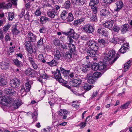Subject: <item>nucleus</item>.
<instances>
[{
    "instance_id": "nucleus-16",
    "label": "nucleus",
    "mask_w": 132,
    "mask_h": 132,
    "mask_svg": "<svg viewBox=\"0 0 132 132\" xmlns=\"http://www.w3.org/2000/svg\"><path fill=\"white\" fill-rule=\"evenodd\" d=\"M97 50H94L91 49H87V52L88 55L91 57L96 56L97 54H96V52Z\"/></svg>"
},
{
    "instance_id": "nucleus-51",
    "label": "nucleus",
    "mask_w": 132,
    "mask_h": 132,
    "mask_svg": "<svg viewBox=\"0 0 132 132\" xmlns=\"http://www.w3.org/2000/svg\"><path fill=\"white\" fill-rule=\"evenodd\" d=\"M71 5V3L70 1H67L65 2L64 5V6L65 9H69Z\"/></svg>"
},
{
    "instance_id": "nucleus-4",
    "label": "nucleus",
    "mask_w": 132,
    "mask_h": 132,
    "mask_svg": "<svg viewBox=\"0 0 132 132\" xmlns=\"http://www.w3.org/2000/svg\"><path fill=\"white\" fill-rule=\"evenodd\" d=\"M10 83V85L12 87L14 88H16L20 86L21 82L19 79L15 78L11 80Z\"/></svg>"
},
{
    "instance_id": "nucleus-29",
    "label": "nucleus",
    "mask_w": 132,
    "mask_h": 132,
    "mask_svg": "<svg viewBox=\"0 0 132 132\" xmlns=\"http://www.w3.org/2000/svg\"><path fill=\"white\" fill-rule=\"evenodd\" d=\"M92 69L90 71L89 73H91L92 72L93 73V71H97L99 68L98 65L96 63H94L92 65Z\"/></svg>"
},
{
    "instance_id": "nucleus-3",
    "label": "nucleus",
    "mask_w": 132,
    "mask_h": 132,
    "mask_svg": "<svg viewBox=\"0 0 132 132\" xmlns=\"http://www.w3.org/2000/svg\"><path fill=\"white\" fill-rule=\"evenodd\" d=\"M61 70L57 69L56 72H53V73L54 74L55 78L59 82L63 84H65L67 81L64 80L62 78L61 76V73L60 72Z\"/></svg>"
},
{
    "instance_id": "nucleus-62",
    "label": "nucleus",
    "mask_w": 132,
    "mask_h": 132,
    "mask_svg": "<svg viewBox=\"0 0 132 132\" xmlns=\"http://www.w3.org/2000/svg\"><path fill=\"white\" fill-rule=\"evenodd\" d=\"M108 31L104 29L101 34L103 36L107 37L108 36Z\"/></svg>"
},
{
    "instance_id": "nucleus-10",
    "label": "nucleus",
    "mask_w": 132,
    "mask_h": 132,
    "mask_svg": "<svg viewBox=\"0 0 132 132\" xmlns=\"http://www.w3.org/2000/svg\"><path fill=\"white\" fill-rule=\"evenodd\" d=\"M83 29L86 32L89 33H92L94 30L93 27L89 24L84 26L83 27Z\"/></svg>"
},
{
    "instance_id": "nucleus-46",
    "label": "nucleus",
    "mask_w": 132,
    "mask_h": 132,
    "mask_svg": "<svg viewBox=\"0 0 132 132\" xmlns=\"http://www.w3.org/2000/svg\"><path fill=\"white\" fill-rule=\"evenodd\" d=\"M43 39L44 38H43L40 37L39 40L37 42V47H39L41 46L42 45L43 46Z\"/></svg>"
},
{
    "instance_id": "nucleus-40",
    "label": "nucleus",
    "mask_w": 132,
    "mask_h": 132,
    "mask_svg": "<svg viewBox=\"0 0 132 132\" xmlns=\"http://www.w3.org/2000/svg\"><path fill=\"white\" fill-rule=\"evenodd\" d=\"M72 53L70 52H67L65 56V59L68 61H70L72 57Z\"/></svg>"
},
{
    "instance_id": "nucleus-27",
    "label": "nucleus",
    "mask_w": 132,
    "mask_h": 132,
    "mask_svg": "<svg viewBox=\"0 0 132 132\" xmlns=\"http://www.w3.org/2000/svg\"><path fill=\"white\" fill-rule=\"evenodd\" d=\"M1 68L3 70H6L8 68L9 65V63L5 62H3L1 63Z\"/></svg>"
},
{
    "instance_id": "nucleus-38",
    "label": "nucleus",
    "mask_w": 132,
    "mask_h": 132,
    "mask_svg": "<svg viewBox=\"0 0 132 132\" xmlns=\"http://www.w3.org/2000/svg\"><path fill=\"white\" fill-rule=\"evenodd\" d=\"M13 62L15 64L17 67H20L22 66L23 64L22 62L19 61L17 59H16L13 60Z\"/></svg>"
},
{
    "instance_id": "nucleus-36",
    "label": "nucleus",
    "mask_w": 132,
    "mask_h": 132,
    "mask_svg": "<svg viewBox=\"0 0 132 132\" xmlns=\"http://www.w3.org/2000/svg\"><path fill=\"white\" fill-rule=\"evenodd\" d=\"M97 41L99 45H100L101 47H104L106 42L104 39H98Z\"/></svg>"
},
{
    "instance_id": "nucleus-42",
    "label": "nucleus",
    "mask_w": 132,
    "mask_h": 132,
    "mask_svg": "<svg viewBox=\"0 0 132 132\" xmlns=\"http://www.w3.org/2000/svg\"><path fill=\"white\" fill-rule=\"evenodd\" d=\"M84 18H82L79 20H76L74 21L73 24L75 26H77L78 24H80L81 22L84 21Z\"/></svg>"
},
{
    "instance_id": "nucleus-61",
    "label": "nucleus",
    "mask_w": 132,
    "mask_h": 132,
    "mask_svg": "<svg viewBox=\"0 0 132 132\" xmlns=\"http://www.w3.org/2000/svg\"><path fill=\"white\" fill-rule=\"evenodd\" d=\"M31 114L32 118L34 120V121H35L37 120V114L36 112H35L34 113H32Z\"/></svg>"
},
{
    "instance_id": "nucleus-58",
    "label": "nucleus",
    "mask_w": 132,
    "mask_h": 132,
    "mask_svg": "<svg viewBox=\"0 0 132 132\" xmlns=\"http://www.w3.org/2000/svg\"><path fill=\"white\" fill-rule=\"evenodd\" d=\"M30 65L32 66V67L35 69H37L38 68V65L35 61L31 64Z\"/></svg>"
},
{
    "instance_id": "nucleus-56",
    "label": "nucleus",
    "mask_w": 132,
    "mask_h": 132,
    "mask_svg": "<svg viewBox=\"0 0 132 132\" xmlns=\"http://www.w3.org/2000/svg\"><path fill=\"white\" fill-rule=\"evenodd\" d=\"M28 60L30 62V64L35 61L33 57H32L31 56L28 57Z\"/></svg>"
},
{
    "instance_id": "nucleus-31",
    "label": "nucleus",
    "mask_w": 132,
    "mask_h": 132,
    "mask_svg": "<svg viewBox=\"0 0 132 132\" xmlns=\"http://www.w3.org/2000/svg\"><path fill=\"white\" fill-rule=\"evenodd\" d=\"M72 3L78 4L82 5L85 2L86 0H71Z\"/></svg>"
},
{
    "instance_id": "nucleus-48",
    "label": "nucleus",
    "mask_w": 132,
    "mask_h": 132,
    "mask_svg": "<svg viewBox=\"0 0 132 132\" xmlns=\"http://www.w3.org/2000/svg\"><path fill=\"white\" fill-rule=\"evenodd\" d=\"M92 74H93V77L95 79L99 78L101 76V73L98 72H94Z\"/></svg>"
},
{
    "instance_id": "nucleus-32",
    "label": "nucleus",
    "mask_w": 132,
    "mask_h": 132,
    "mask_svg": "<svg viewBox=\"0 0 132 132\" xmlns=\"http://www.w3.org/2000/svg\"><path fill=\"white\" fill-rule=\"evenodd\" d=\"M131 61L130 60L128 61L124 65V71L126 72L127 70L129 69L131 65L130 63Z\"/></svg>"
},
{
    "instance_id": "nucleus-34",
    "label": "nucleus",
    "mask_w": 132,
    "mask_h": 132,
    "mask_svg": "<svg viewBox=\"0 0 132 132\" xmlns=\"http://www.w3.org/2000/svg\"><path fill=\"white\" fill-rule=\"evenodd\" d=\"M54 55L55 59L57 60H59L61 56V55L58 50H56L55 51Z\"/></svg>"
},
{
    "instance_id": "nucleus-28",
    "label": "nucleus",
    "mask_w": 132,
    "mask_h": 132,
    "mask_svg": "<svg viewBox=\"0 0 132 132\" xmlns=\"http://www.w3.org/2000/svg\"><path fill=\"white\" fill-rule=\"evenodd\" d=\"M67 113V111L65 110H64L63 111H62L61 112L59 111L58 112L59 115L63 116L62 118L63 119H65L66 118Z\"/></svg>"
},
{
    "instance_id": "nucleus-54",
    "label": "nucleus",
    "mask_w": 132,
    "mask_h": 132,
    "mask_svg": "<svg viewBox=\"0 0 132 132\" xmlns=\"http://www.w3.org/2000/svg\"><path fill=\"white\" fill-rule=\"evenodd\" d=\"M41 12L40 9L39 8L37 9L34 13V14L36 16H40L41 14Z\"/></svg>"
},
{
    "instance_id": "nucleus-50",
    "label": "nucleus",
    "mask_w": 132,
    "mask_h": 132,
    "mask_svg": "<svg viewBox=\"0 0 132 132\" xmlns=\"http://www.w3.org/2000/svg\"><path fill=\"white\" fill-rule=\"evenodd\" d=\"M130 103V102L128 101L124 104L121 105L120 108L122 109H126L128 108V106Z\"/></svg>"
},
{
    "instance_id": "nucleus-41",
    "label": "nucleus",
    "mask_w": 132,
    "mask_h": 132,
    "mask_svg": "<svg viewBox=\"0 0 132 132\" xmlns=\"http://www.w3.org/2000/svg\"><path fill=\"white\" fill-rule=\"evenodd\" d=\"M68 47L69 49L70 52L73 53L75 51V45L72 44H69Z\"/></svg>"
},
{
    "instance_id": "nucleus-19",
    "label": "nucleus",
    "mask_w": 132,
    "mask_h": 132,
    "mask_svg": "<svg viewBox=\"0 0 132 132\" xmlns=\"http://www.w3.org/2000/svg\"><path fill=\"white\" fill-rule=\"evenodd\" d=\"M22 104V102L18 99H16L14 101L13 103V107L14 108L17 109Z\"/></svg>"
},
{
    "instance_id": "nucleus-17",
    "label": "nucleus",
    "mask_w": 132,
    "mask_h": 132,
    "mask_svg": "<svg viewBox=\"0 0 132 132\" xmlns=\"http://www.w3.org/2000/svg\"><path fill=\"white\" fill-rule=\"evenodd\" d=\"M114 22L113 20L109 21L106 22L103 24V26L106 28L109 29H111L113 24Z\"/></svg>"
},
{
    "instance_id": "nucleus-39",
    "label": "nucleus",
    "mask_w": 132,
    "mask_h": 132,
    "mask_svg": "<svg viewBox=\"0 0 132 132\" xmlns=\"http://www.w3.org/2000/svg\"><path fill=\"white\" fill-rule=\"evenodd\" d=\"M33 70L31 69H27L25 72V73L28 75H29L31 77L33 76L34 75V73L32 72Z\"/></svg>"
},
{
    "instance_id": "nucleus-52",
    "label": "nucleus",
    "mask_w": 132,
    "mask_h": 132,
    "mask_svg": "<svg viewBox=\"0 0 132 132\" xmlns=\"http://www.w3.org/2000/svg\"><path fill=\"white\" fill-rule=\"evenodd\" d=\"M93 86L88 84H85L83 86V88L85 90L88 91L90 90L92 88Z\"/></svg>"
},
{
    "instance_id": "nucleus-21",
    "label": "nucleus",
    "mask_w": 132,
    "mask_h": 132,
    "mask_svg": "<svg viewBox=\"0 0 132 132\" xmlns=\"http://www.w3.org/2000/svg\"><path fill=\"white\" fill-rule=\"evenodd\" d=\"M63 34L66 36L69 35L72 36H75V35L76 33L73 29L69 28L68 29L67 32H64L63 33Z\"/></svg>"
},
{
    "instance_id": "nucleus-64",
    "label": "nucleus",
    "mask_w": 132,
    "mask_h": 132,
    "mask_svg": "<svg viewBox=\"0 0 132 132\" xmlns=\"http://www.w3.org/2000/svg\"><path fill=\"white\" fill-rule=\"evenodd\" d=\"M95 42L94 40H89V42L87 43V45H88V46L89 48H90L92 46V45H93Z\"/></svg>"
},
{
    "instance_id": "nucleus-5",
    "label": "nucleus",
    "mask_w": 132,
    "mask_h": 132,
    "mask_svg": "<svg viewBox=\"0 0 132 132\" xmlns=\"http://www.w3.org/2000/svg\"><path fill=\"white\" fill-rule=\"evenodd\" d=\"M31 42L29 41H27L25 42L24 44L26 50L30 53H32L33 52Z\"/></svg>"
},
{
    "instance_id": "nucleus-6",
    "label": "nucleus",
    "mask_w": 132,
    "mask_h": 132,
    "mask_svg": "<svg viewBox=\"0 0 132 132\" xmlns=\"http://www.w3.org/2000/svg\"><path fill=\"white\" fill-rule=\"evenodd\" d=\"M116 7L114 9V11L116 12H118L120 11L123 7V2L121 1H117L115 4Z\"/></svg>"
},
{
    "instance_id": "nucleus-8",
    "label": "nucleus",
    "mask_w": 132,
    "mask_h": 132,
    "mask_svg": "<svg viewBox=\"0 0 132 132\" xmlns=\"http://www.w3.org/2000/svg\"><path fill=\"white\" fill-rule=\"evenodd\" d=\"M81 80L79 78L74 79L70 81V83L74 87H78L80 85Z\"/></svg>"
},
{
    "instance_id": "nucleus-35",
    "label": "nucleus",
    "mask_w": 132,
    "mask_h": 132,
    "mask_svg": "<svg viewBox=\"0 0 132 132\" xmlns=\"http://www.w3.org/2000/svg\"><path fill=\"white\" fill-rule=\"evenodd\" d=\"M48 21V18L45 16H41L39 20V21L41 24L45 23Z\"/></svg>"
},
{
    "instance_id": "nucleus-12",
    "label": "nucleus",
    "mask_w": 132,
    "mask_h": 132,
    "mask_svg": "<svg viewBox=\"0 0 132 132\" xmlns=\"http://www.w3.org/2000/svg\"><path fill=\"white\" fill-rule=\"evenodd\" d=\"M93 73V72L91 73H88L87 76L88 78L87 80L88 82L91 84H93L96 81L95 79L92 76Z\"/></svg>"
},
{
    "instance_id": "nucleus-60",
    "label": "nucleus",
    "mask_w": 132,
    "mask_h": 132,
    "mask_svg": "<svg viewBox=\"0 0 132 132\" xmlns=\"http://www.w3.org/2000/svg\"><path fill=\"white\" fill-rule=\"evenodd\" d=\"M53 43L54 44L55 46H59L60 42L59 39L57 38H55L54 39L53 41Z\"/></svg>"
},
{
    "instance_id": "nucleus-33",
    "label": "nucleus",
    "mask_w": 132,
    "mask_h": 132,
    "mask_svg": "<svg viewBox=\"0 0 132 132\" xmlns=\"http://www.w3.org/2000/svg\"><path fill=\"white\" fill-rule=\"evenodd\" d=\"M7 80L5 77H1L0 79V86H4L6 85Z\"/></svg>"
},
{
    "instance_id": "nucleus-37",
    "label": "nucleus",
    "mask_w": 132,
    "mask_h": 132,
    "mask_svg": "<svg viewBox=\"0 0 132 132\" xmlns=\"http://www.w3.org/2000/svg\"><path fill=\"white\" fill-rule=\"evenodd\" d=\"M68 13L65 10L63 11L62 12L61 14V17L63 20H65L67 19V15Z\"/></svg>"
},
{
    "instance_id": "nucleus-13",
    "label": "nucleus",
    "mask_w": 132,
    "mask_h": 132,
    "mask_svg": "<svg viewBox=\"0 0 132 132\" xmlns=\"http://www.w3.org/2000/svg\"><path fill=\"white\" fill-rule=\"evenodd\" d=\"M83 6V5L82 6H81V7H80V10L81 11L82 10H84V12L86 14V15L87 17H89L91 14V13L90 10L89 9H87L86 6H84V7H82Z\"/></svg>"
},
{
    "instance_id": "nucleus-57",
    "label": "nucleus",
    "mask_w": 132,
    "mask_h": 132,
    "mask_svg": "<svg viewBox=\"0 0 132 132\" xmlns=\"http://www.w3.org/2000/svg\"><path fill=\"white\" fill-rule=\"evenodd\" d=\"M78 102L73 101L72 103V105L76 108H77L79 107V105Z\"/></svg>"
},
{
    "instance_id": "nucleus-49",
    "label": "nucleus",
    "mask_w": 132,
    "mask_h": 132,
    "mask_svg": "<svg viewBox=\"0 0 132 132\" xmlns=\"http://www.w3.org/2000/svg\"><path fill=\"white\" fill-rule=\"evenodd\" d=\"M99 48L97 46L96 43L95 42L92 45V46L88 49H91L92 50H98Z\"/></svg>"
},
{
    "instance_id": "nucleus-11",
    "label": "nucleus",
    "mask_w": 132,
    "mask_h": 132,
    "mask_svg": "<svg viewBox=\"0 0 132 132\" xmlns=\"http://www.w3.org/2000/svg\"><path fill=\"white\" fill-rule=\"evenodd\" d=\"M10 99L8 98V97L6 96L5 97L3 96L1 100V103L4 105H7L12 101V100H11V101H9Z\"/></svg>"
},
{
    "instance_id": "nucleus-20",
    "label": "nucleus",
    "mask_w": 132,
    "mask_h": 132,
    "mask_svg": "<svg viewBox=\"0 0 132 132\" xmlns=\"http://www.w3.org/2000/svg\"><path fill=\"white\" fill-rule=\"evenodd\" d=\"M47 14L48 16L51 18H53L55 16H57V13L56 11L54 9L48 11Z\"/></svg>"
},
{
    "instance_id": "nucleus-24",
    "label": "nucleus",
    "mask_w": 132,
    "mask_h": 132,
    "mask_svg": "<svg viewBox=\"0 0 132 132\" xmlns=\"http://www.w3.org/2000/svg\"><path fill=\"white\" fill-rule=\"evenodd\" d=\"M17 25L15 24L14 25L12 28V33L14 35H17L20 33V31L17 28Z\"/></svg>"
},
{
    "instance_id": "nucleus-1",
    "label": "nucleus",
    "mask_w": 132,
    "mask_h": 132,
    "mask_svg": "<svg viewBox=\"0 0 132 132\" xmlns=\"http://www.w3.org/2000/svg\"><path fill=\"white\" fill-rule=\"evenodd\" d=\"M116 54V52L115 50H110L108 53L104 57L103 59V61L107 62L112 60L111 63H113L120 56L119 54H117V56H115Z\"/></svg>"
},
{
    "instance_id": "nucleus-7",
    "label": "nucleus",
    "mask_w": 132,
    "mask_h": 132,
    "mask_svg": "<svg viewBox=\"0 0 132 132\" xmlns=\"http://www.w3.org/2000/svg\"><path fill=\"white\" fill-rule=\"evenodd\" d=\"M27 38L28 41L31 42H35L36 40V36L31 32L28 33Z\"/></svg>"
},
{
    "instance_id": "nucleus-23",
    "label": "nucleus",
    "mask_w": 132,
    "mask_h": 132,
    "mask_svg": "<svg viewBox=\"0 0 132 132\" xmlns=\"http://www.w3.org/2000/svg\"><path fill=\"white\" fill-rule=\"evenodd\" d=\"M89 66L88 65L82 64L81 67L83 72H87L88 73H89V72H88V71H89L88 69H89Z\"/></svg>"
},
{
    "instance_id": "nucleus-25",
    "label": "nucleus",
    "mask_w": 132,
    "mask_h": 132,
    "mask_svg": "<svg viewBox=\"0 0 132 132\" xmlns=\"http://www.w3.org/2000/svg\"><path fill=\"white\" fill-rule=\"evenodd\" d=\"M109 11L107 9H104L102 10L100 12V14L103 16L108 15L110 14Z\"/></svg>"
},
{
    "instance_id": "nucleus-45",
    "label": "nucleus",
    "mask_w": 132,
    "mask_h": 132,
    "mask_svg": "<svg viewBox=\"0 0 132 132\" xmlns=\"http://www.w3.org/2000/svg\"><path fill=\"white\" fill-rule=\"evenodd\" d=\"M68 16L67 18V21L70 22L73 21V20L74 17L72 14L71 13H68Z\"/></svg>"
},
{
    "instance_id": "nucleus-43",
    "label": "nucleus",
    "mask_w": 132,
    "mask_h": 132,
    "mask_svg": "<svg viewBox=\"0 0 132 132\" xmlns=\"http://www.w3.org/2000/svg\"><path fill=\"white\" fill-rule=\"evenodd\" d=\"M90 117L89 116H88L86 117L85 119V121L84 122H81L79 125L80 126V129H82L86 125V122L87 119Z\"/></svg>"
},
{
    "instance_id": "nucleus-63",
    "label": "nucleus",
    "mask_w": 132,
    "mask_h": 132,
    "mask_svg": "<svg viewBox=\"0 0 132 132\" xmlns=\"http://www.w3.org/2000/svg\"><path fill=\"white\" fill-rule=\"evenodd\" d=\"M60 47L62 48L63 50H66L67 48V46L64 43H61L59 45Z\"/></svg>"
},
{
    "instance_id": "nucleus-2",
    "label": "nucleus",
    "mask_w": 132,
    "mask_h": 132,
    "mask_svg": "<svg viewBox=\"0 0 132 132\" xmlns=\"http://www.w3.org/2000/svg\"><path fill=\"white\" fill-rule=\"evenodd\" d=\"M32 84V82L31 81H28L25 83L26 89L23 86H20L21 89L20 92L21 95H22V94L23 95H26V93L30 90Z\"/></svg>"
},
{
    "instance_id": "nucleus-59",
    "label": "nucleus",
    "mask_w": 132,
    "mask_h": 132,
    "mask_svg": "<svg viewBox=\"0 0 132 132\" xmlns=\"http://www.w3.org/2000/svg\"><path fill=\"white\" fill-rule=\"evenodd\" d=\"M11 25L7 24L6 26H5L3 27V29L4 31H7L10 28Z\"/></svg>"
},
{
    "instance_id": "nucleus-18",
    "label": "nucleus",
    "mask_w": 132,
    "mask_h": 132,
    "mask_svg": "<svg viewBox=\"0 0 132 132\" xmlns=\"http://www.w3.org/2000/svg\"><path fill=\"white\" fill-rule=\"evenodd\" d=\"M98 69L102 71L105 72L108 69L106 63L102 62H100L98 64Z\"/></svg>"
},
{
    "instance_id": "nucleus-22",
    "label": "nucleus",
    "mask_w": 132,
    "mask_h": 132,
    "mask_svg": "<svg viewBox=\"0 0 132 132\" xmlns=\"http://www.w3.org/2000/svg\"><path fill=\"white\" fill-rule=\"evenodd\" d=\"M129 26L128 24H125L121 27V30L122 34H124L128 31Z\"/></svg>"
},
{
    "instance_id": "nucleus-53",
    "label": "nucleus",
    "mask_w": 132,
    "mask_h": 132,
    "mask_svg": "<svg viewBox=\"0 0 132 132\" xmlns=\"http://www.w3.org/2000/svg\"><path fill=\"white\" fill-rule=\"evenodd\" d=\"M47 64L51 66H55L57 64V62L54 60H53L50 62H47Z\"/></svg>"
},
{
    "instance_id": "nucleus-44",
    "label": "nucleus",
    "mask_w": 132,
    "mask_h": 132,
    "mask_svg": "<svg viewBox=\"0 0 132 132\" xmlns=\"http://www.w3.org/2000/svg\"><path fill=\"white\" fill-rule=\"evenodd\" d=\"M90 2L89 3V5L91 6V7L92 6H95V5L98 4L99 3L98 0H90Z\"/></svg>"
},
{
    "instance_id": "nucleus-26",
    "label": "nucleus",
    "mask_w": 132,
    "mask_h": 132,
    "mask_svg": "<svg viewBox=\"0 0 132 132\" xmlns=\"http://www.w3.org/2000/svg\"><path fill=\"white\" fill-rule=\"evenodd\" d=\"M119 40L120 41L122 42H123L124 41L123 39H121L118 38H115L114 37L110 38V40L111 42L115 44H117V43L119 42Z\"/></svg>"
},
{
    "instance_id": "nucleus-47",
    "label": "nucleus",
    "mask_w": 132,
    "mask_h": 132,
    "mask_svg": "<svg viewBox=\"0 0 132 132\" xmlns=\"http://www.w3.org/2000/svg\"><path fill=\"white\" fill-rule=\"evenodd\" d=\"M78 38V37L77 36H72L70 37H68L67 39L70 42V43L69 44H72L71 43H72L73 42V40L72 38L73 39H76Z\"/></svg>"
},
{
    "instance_id": "nucleus-9",
    "label": "nucleus",
    "mask_w": 132,
    "mask_h": 132,
    "mask_svg": "<svg viewBox=\"0 0 132 132\" xmlns=\"http://www.w3.org/2000/svg\"><path fill=\"white\" fill-rule=\"evenodd\" d=\"M93 12L94 13L92 15L91 19L92 20L96 21L97 20L96 15V13L97 12V8L96 6H92L91 7Z\"/></svg>"
},
{
    "instance_id": "nucleus-14",
    "label": "nucleus",
    "mask_w": 132,
    "mask_h": 132,
    "mask_svg": "<svg viewBox=\"0 0 132 132\" xmlns=\"http://www.w3.org/2000/svg\"><path fill=\"white\" fill-rule=\"evenodd\" d=\"M129 44L128 43L124 44L119 50L120 52L122 53H126L129 49Z\"/></svg>"
},
{
    "instance_id": "nucleus-30",
    "label": "nucleus",
    "mask_w": 132,
    "mask_h": 132,
    "mask_svg": "<svg viewBox=\"0 0 132 132\" xmlns=\"http://www.w3.org/2000/svg\"><path fill=\"white\" fill-rule=\"evenodd\" d=\"M60 70L61 72L63 74L65 77H68L70 70H66L62 68H60Z\"/></svg>"
},
{
    "instance_id": "nucleus-15",
    "label": "nucleus",
    "mask_w": 132,
    "mask_h": 132,
    "mask_svg": "<svg viewBox=\"0 0 132 132\" xmlns=\"http://www.w3.org/2000/svg\"><path fill=\"white\" fill-rule=\"evenodd\" d=\"M4 92L6 94L10 96L14 95L16 93V92L14 91V89H7L4 90Z\"/></svg>"
},
{
    "instance_id": "nucleus-55",
    "label": "nucleus",
    "mask_w": 132,
    "mask_h": 132,
    "mask_svg": "<svg viewBox=\"0 0 132 132\" xmlns=\"http://www.w3.org/2000/svg\"><path fill=\"white\" fill-rule=\"evenodd\" d=\"M14 17V15L13 13L10 12L9 13L8 19L9 20H12Z\"/></svg>"
}]
</instances>
